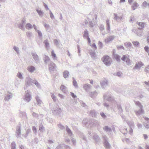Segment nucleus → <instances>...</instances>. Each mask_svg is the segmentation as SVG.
<instances>
[{
    "label": "nucleus",
    "instance_id": "f257e3e1",
    "mask_svg": "<svg viewBox=\"0 0 149 149\" xmlns=\"http://www.w3.org/2000/svg\"><path fill=\"white\" fill-rule=\"evenodd\" d=\"M102 60L104 63L107 66H109L112 63L111 58L107 55H104L102 58Z\"/></svg>",
    "mask_w": 149,
    "mask_h": 149
},
{
    "label": "nucleus",
    "instance_id": "f03ea898",
    "mask_svg": "<svg viewBox=\"0 0 149 149\" xmlns=\"http://www.w3.org/2000/svg\"><path fill=\"white\" fill-rule=\"evenodd\" d=\"M130 56L129 55H123L121 59L124 61H125L127 65H130L131 64V61L130 59Z\"/></svg>",
    "mask_w": 149,
    "mask_h": 149
},
{
    "label": "nucleus",
    "instance_id": "7ed1b4c3",
    "mask_svg": "<svg viewBox=\"0 0 149 149\" xmlns=\"http://www.w3.org/2000/svg\"><path fill=\"white\" fill-rule=\"evenodd\" d=\"M144 64L141 61H139L136 63L133 69L134 70L140 69L144 66Z\"/></svg>",
    "mask_w": 149,
    "mask_h": 149
},
{
    "label": "nucleus",
    "instance_id": "20e7f679",
    "mask_svg": "<svg viewBox=\"0 0 149 149\" xmlns=\"http://www.w3.org/2000/svg\"><path fill=\"white\" fill-rule=\"evenodd\" d=\"M137 24L139 26L138 28L139 29H142L144 27V23L143 22H139L138 23H137Z\"/></svg>",
    "mask_w": 149,
    "mask_h": 149
},
{
    "label": "nucleus",
    "instance_id": "39448f33",
    "mask_svg": "<svg viewBox=\"0 0 149 149\" xmlns=\"http://www.w3.org/2000/svg\"><path fill=\"white\" fill-rule=\"evenodd\" d=\"M113 38L114 37L113 36H110L105 39V42H108L113 40Z\"/></svg>",
    "mask_w": 149,
    "mask_h": 149
},
{
    "label": "nucleus",
    "instance_id": "423d86ee",
    "mask_svg": "<svg viewBox=\"0 0 149 149\" xmlns=\"http://www.w3.org/2000/svg\"><path fill=\"white\" fill-rule=\"evenodd\" d=\"M35 70V68L33 66H29L28 68V70L30 72H33Z\"/></svg>",
    "mask_w": 149,
    "mask_h": 149
},
{
    "label": "nucleus",
    "instance_id": "0eeeda50",
    "mask_svg": "<svg viewBox=\"0 0 149 149\" xmlns=\"http://www.w3.org/2000/svg\"><path fill=\"white\" fill-rule=\"evenodd\" d=\"M138 6V5L137 3H136V2H135L133 3V4L132 5V9L133 10H134Z\"/></svg>",
    "mask_w": 149,
    "mask_h": 149
},
{
    "label": "nucleus",
    "instance_id": "6e6552de",
    "mask_svg": "<svg viewBox=\"0 0 149 149\" xmlns=\"http://www.w3.org/2000/svg\"><path fill=\"white\" fill-rule=\"evenodd\" d=\"M69 72L67 71H65L63 72V75L64 78H67L69 75Z\"/></svg>",
    "mask_w": 149,
    "mask_h": 149
},
{
    "label": "nucleus",
    "instance_id": "1a4fd4ad",
    "mask_svg": "<svg viewBox=\"0 0 149 149\" xmlns=\"http://www.w3.org/2000/svg\"><path fill=\"white\" fill-rule=\"evenodd\" d=\"M25 27L26 29H29L32 28V26L30 24L28 23L26 24Z\"/></svg>",
    "mask_w": 149,
    "mask_h": 149
},
{
    "label": "nucleus",
    "instance_id": "9d476101",
    "mask_svg": "<svg viewBox=\"0 0 149 149\" xmlns=\"http://www.w3.org/2000/svg\"><path fill=\"white\" fill-rule=\"evenodd\" d=\"M114 57L115 59L117 61L120 60V56L117 54H115L114 55Z\"/></svg>",
    "mask_w": 149,
    "mask_h": 149
},
{
    "label": "nucleus",
    "instance_id": "9b49d317",
    "mask_svg": "<svg viewBox=\"0 0 149 149\" xmlns=\"http://www.w3.org/2000/svg\"><path fill=\"white\" fill-rule=\"evenodd\" d=\"M83 37L86 38L88 37V34L87 31H84Z\"/></svg>",
    "mask_w": 149,
    "mask_h": 149
},
{
    "label": "nucleus",
    "instance_id": "f8f14e48",
    "mask_svg": "<svg viewBox=\"0 0 149 149\" xmlns=\"http://www.w3.org/2000/svg\"><path fill=\"white\" fill-rule=\"evenodd\" d=\"M25 99L26 100H27L28 102H29L31 100V97L29 95L28 96L26 95Z\"/></svg>",
    "mask_w": 149,
    "mask_h": 149
},
{
    "label": "nucleus",
    "instance_id": "ddd939ff",
    "mask_svg": "<svg viewBox=\"0 0 149 149\" xmlns=\"http://www.w3.org/2000/svg\"><path fill=\"white\" fill-rule=\"evenodd\" d=\"M36 11L38 12V13L40 15V16L42 15L43 14V13L41 10L38 9H37Z\"/></svg>",
    "mask_w": 149,
    "mask_h": 149
},
{
    "label": "nucleus",
    "instance_id": "4468645a",
    "mask_svg": "<svg viewBox=\"0 0 149 149\" xmlns=\"http://www.w3.org/2000/svg\"><path fill=\"white\" fill-rule=\"evenodd\" d=\"M65 88V86L63 85L61 86L60 88V89L63 91Z\"/></svg>",
    "mask_w": 149,
    "mask_h": 149
},
{
    "label": "nucleus",
    "instance_id": "2eb2a0df",
    "mask_svg": "<svg viewBox=\"0 0 149 149\" xmlns=\"http://www.w3.org/2000/svg\"><path fill=\"white\" fill-rule=\"evenodd\" d=\"M132 43L135 46H137L139 45V43L137 41H135L132 42Z\"/></svg>",
    "mask_w": 149,
    "mask_h": 149
},
{
    "label": "nucleus",
    "instance_id": "dca6fc26",
    "mask_svg": "<svg viewBox=\"0 0 149 149\" xmlns=\"http://www.w3.org/2000/svg\"><path fill=\"white\" fill-rule=\"evenodd\" d=\"M44 43L45 44L46 47H47L49 45V43L48 42V40H45V41L44 42Z\"/></svg>",
    "mask_w": 149,
    "mask_h": 149
},
{
    "label": "nucleus",
    "instance_id": "f3484780",
    "mask_svg": "<svg viewBox=\"0 0 149 149\" xmlns=\"http://www.w3.org/2000/svg\"><path fill=\"white\" fill-rule=\"evenodd\" d=\"M145 71L146 72H148L149 71V65H148L145 69Z\"/></svg>",
    "mask_w": 149,
    "mask_h": 149
},
{
    "label": "nucleus",
    "instance_id": "a211bd4d",
    "mask_svg": "<svg viewBox=\"0 0 149 149\" xmlns=\"http://www.w3.org/2000/svg\"><path fill=\"white\" fill-rule=\"evenodd\" d=\"M51 54H52V56L53 58H55L56 57V55L54 53L53 51H52V52H51Z\"/></svg>",
    "mask_w": 149,
    "mask_h": 149
},
{
    "label": "nucleus",
    "instance_id": "6ab92c4d",
    "mask_svg": "<svg viewBox=\"0 0 149 149\" xmlns=\"http://www.w3.org/2000/svg\"><path fill=\"white\" fill-rule=\"evenodd\" d=\"M136 105H138V106H139L140 107H141V108H142V106H141V103H140L139 102H136Z\"/></svg>",
    "mask_w": 149,
    "mask_h": 149
},
{
    "label": "nucleus",
    "instance_id": "aec40b11",
    "mask_svg": "<svg viewBox=\"0 0 149 149\" xmlns=\"http://www.w3.org/2000/svg\"><path fill=\"white\" fill-rule=\"evenodd\" d=\"M73 83L74 86L76 87L77 86V82L74 79L73 80Z\"/></svg>",
    "mask_w": 149,
    "mask_h": 149
},
{
    "label": "nucleus",
    "instance_id": "412c9836",
    "mask_svg": "<svg viewBox=\"0 0 149 149\" xmlns=\"http://www.w3.org/2000/svg\"><path fill=\"white\" fill-rule=\"evenodd\" d=\"M51 66H53V68H55L56 67L54 63H53L52 65H50L49 68L51 70H52Z\"/></svg>",
    "mask_w": 149,
    "mask_h": 149
},
{
    "label": "nucleus",
    "instance_id": "4be33fe9",
    "mask_svg": "<svg viewBox=\"0 0 149 149\" xmlns=\"http://www.w3.org/2000/svg\"><path fill=\"white\" fill-rule=\"evenodd\" d=\"M33 58L35 60H37L38 58V56L36 54H33Z\"/></svg>",
    "mask_w": 149,
    "mask_h": 149
},
{
    "label": "nucleus",
    "instance_id": "5701e85b",
    "mask_svg": "<svg viewBox=\"0 0 149 149\" xmlns=\"http://www.w3.org/2000/svg\"><path fill=\"white\" fill-rule=\"evenodd\" d=\"M142 5L143 6L146 7L147 6L148 3L146 1H144Z\"/></svg>",
    "mask_w": 149,
    "mask_h": 149
},
{
    "label": "nucleus",
    "instance_id": "b1692460",
    "mask_svg": "<svg viewBox=\"0 0 149 149\" xmlns=\"http://www.w3.org/2000/svg\"><path fill=\"white\" fill-rule=\"evenodd\" d=\"M144 49L146 52H149L148 50L149 49V47L148 46H146L144 47Z\"/></svg>",
    "mask_w": 149,
    "mask_h": 149
},
{
    "label": "nucleus",
    "instance_id": "393cba45",
    "mask_svg": "<svg viewBox=\"0 0 149 149\" xmlns=\"http://www.w3.org/2000/svg\"><path fill=\"white\" fill-rule=\"evenodd\" d=\"M45 58V63H47V61H49V58L48 56H46Z\"/></svg>",
    "mask_w": 149,
    "mask_h": 149
},
{
    "label": "nucleus",
    "instance_id": "a878e982",
    "mask_svg": "<svg viewBox=\"0 0 149 149\" xmlns=\"http://www.w3.org/2000/svg\"><path fill=\"white\" fill-rule=\"evenodd\" d=\"M71 95L73 98H75L76 96L73 93H71Z\"/></svg>",
    "mask_w": 149,
    "mask_h": 149
},
{
    "label": "nucleus",
    "instance_id": "bb28decb",
    "mask_svg": "<svg viewBox=\"0 0 149 149\" xmlns=\"http://www.w3.org/2000/svg\"><path fill=\"white\" fill-rule=\"evenodd\" d=\"M51 96L52 98L54 100H55L56 98V97L53 94H52Z\"/></svg>",
    "mask_w": 149,
    "mask_h": 149
},
{
    "label": "nucleus",
    "instance_id": "cd10ccee",
    "mask_svg": "<svg viewBox=\"0 0 149 149\" xmlns=\"http://www.w3.org/2000/svg\"><path fill=\"white\" fill-rule=\"evenodd\" d=\"M17 75H18V77L19 78H22V75H21V74L20 73H18V74H17Z\"/></svg>",
    "mask_w": 149,
    "mask_h": 149
},
{
    "label": "nucleus",
    "instance_id": "c85d7f7f",
    "mask_svg": "<svg viewBox=\"0 0 149 149\" xmlns=\"http://www.w3.org/2000/svg\"><path fill=\"white\" fill-rule=\"evenodd\" d=\"M143 136L144 138L145 139H146L148 138V136H147V135L146 134H144L143 135Z\"/></svg>",
    "mask_w": 149,
    "mask_h": 149
},
{
    "label": "nucleus",
    "instance_id": "c756f323",
    "mask_svg": "<svg viewBox=\"0 0 149 149\" xmlns=\"http://www.w3.org/2000/svg\"><path fill=\"white\" fill-rule=\"evenodd\" d=\"M92 46L93 47H94V48L95 49H96V46L95 45V44L94 43V44H92Z\"/></svg>",
    "mask_w": 149,
    "mask_h": 149
},
{
    "label": "nucleus",
    "instance_id": "7c9ffc66",
    "mask_svg": "<svg viewBox=\"0 0 149 149\" xmlns=\"http://www.w3.org/2000/svg\"><path fill=\"white\" fill-rule=\"evenodd\" d=\"M89 87V86L88 85H85L84 86V88L85 89H86V87Z\"/></svg>",
    "mask_w": 149,
    "mask_h": 149
},
{
    "label": "nucleus",
    "instance_id": "2f4dec72",
    "mask_svg": "<svg viewBox=\"0 0 149 149\" xmlns=\"http://www.w3.org/2000/svg\"><path fill=\"white\" fill-rule=\"evenodd\" d=\"M44 26L46 28H48L49 27V25L46 24H44Z\"/></svg>",
    "mask_w": 149,
    "mask_h": 149
},
{
    "label": "nucleus",
    "instance_id": "473e14b6",
    "mask_svg": "<svg viewBox=\"0 0 149 149\" xmlns=\"http://www.w3.org/2000/svg\"><path fill=\"white\" fill-rule=\"evenodd\" d=\"M12 149H14L15 148V144L14 143H12Z\"/></svg>",
    "mask_w": 149,
    "mask_h": 149
},
{
    "label": "nucleus",
    "instance_id": "72a5a7b5",
    "mask_svg": "<svg viewBox=\"0 0 149 149\" xmlns=\"http://www.w3.org/2000/svg\"><path fill=\"white\" fill-rule=\"evenodd\" d=\"M38 35L39 36H42V33H41V32L40 31H38Z\"/></svg>",
    "mask_w": 149,
    "mask_h": 149
},
{
    "label": "nucleus",
    "instance_id": "f704fd0d",
    "mask_svg": "<svg viewBox=\"0 0 149 149\" xmlns=\"http://www.w3.org/2000/svg\"><path fill=\"white\" fill-rule=\"evenodd\" d=\"M101 115L103 118H104V117H105V114H104V113H101Z\"/></svg>",
    "mask_w": 149,
    "mask_h": 149
},
{
    "label": "nucleus",
    "instance_id": "c9c22d12",
    "mask_svg": "<svg viewBox=\"0 0 149 149\" xmlns=\"http://www.w3.org/2000/svg\"><path fill=\"white\" fill-rule=\"evenodd\" d=\"M86 38L87 39V40H88L89 43H90L91 42V40L89 37H87V38Z\"/></svg>",
    "mask_w": 149,
    "mask_h": 149
},
{
    "label": "nucleus",
    "instance_id": "e433bc0d",
    "mask_svg": "<svg viewBox=\"0 0 149 149\" xmlns=\"http://www.w3.org/2000/svg\"><path fill=\"white\" fill-rule=\"evenodd\" d=\"M147 41L148 43H149V36H148L147 37Z\"/></svg>",
    "mask_w": 149,
    "mask_h": 149
},
{
    "label": "nucleus",
    "instance_id": "4c0bfd02",
    "mask_svg": "<svg viewBox=\"0 0 149 149\" xmlns=\"http://www.w3.org/2000/svg\"><path fill=\"white\" fill-rule=\"evenodd\" d=\"M109 129L108 127L107 126H105L104 128V129L105 130H107Z\"/></svg>",
    "mask_w": 149,
    "mask_h": 149
},
{
    "label": "nucleus",
    "instance_id": "58836bf2",
    "mask_svg": "<svg viewBox=\"0 0 149 149\" xmlns=\"http://www.w3.org/2000/svg\"><path fill=\"white\" fill-rule=\"evenodd\" d=\"M58 95L59 97H60L61 98H63V95H61L60 94H59Z\"/></svg>",
    "mask_w": 149,
    "mask_h": 149
},
{
    "label": "nucleus",
    "instance_id": "ea45409f",
    "mask_svg": "<svg viewBox=\"0 0 149 149\" xmlns=\"http://www.w3.org/2000/svg\"><path fill=\"white\" fill-rule=\"evenodd\" d=\"M133 0H128V1L129 3L130 4L132 2Z\"/></svg>",
    "mask_w": 149,
    "mask_h": 149
},
{
    "label": "nucleus",
    "instance_id": "a19ab883",
    "mask_svg": "<svg viewBox=\"0 0 149 149\" xmlns=\"http://www.w3.org/2000/svg\"><path fill=\"white\" fill-rule=\"evenodd\" d=\"M145 149H149V146L146 145L145 147Z\"/></svg>",
    "mask_w": 149,
    "mask_h": 149
},
{
    "label": "nucleus",
    "instance_id": "79ce46f5",
    "mask_svg": "<svg viewBox=\"0 0 149 149\" xmlns=\"http://www.w3.org/2000/svg\"><path fill=\"white\" fill-rule=\"evenodd\" d=\"M107 24L108 25V27H109V20H107Z\"/></svg>",
    "mask_w": 149,
    "mask_h": 149
},
{
    "label": "nucleus",
    "instance_id": "37998d69",
    "mask_svg": "<svg viewBox=\"0 0 149 149\" xmlns=\"http://www.w3.org/2000/svg\"><path fill=\"white\" fill-rule=\"evenodd\" d=\"M33 130L34 131H35V132L36 131V128L35 127H33Z\"/></svg>",
    "mask_w": 149,
    "mask_h": 149
},
{
    "label": "nucleus",
    "instance_id": "c03bdc74",
    "mask_svg": "<svg viewBox=\"0 0 149 149\" xmlns=\"http://www.w3.org/2000/svg\"><path fill=\"white\" fill-rule=\"evenodd\" d=\"M125 1V0H120V3H122L123 2H124Z\"/></svg>",
    "mask_w": 149,
    "mask_h": 149
},
{
    "label": "nucleus",
    "instance_id": "a18cd8bd",
    "mask_svg": "<svg viewBox=\"0 0 149 149\" xmlns=\"http://www.w3.org/2000/svg\"><path fill=\"white\" fill-rule=\"evenodd\" d=\"M144 83L145 84H146L147 85H148V83L147 81H145L144 82Z\"/></svg>",
    "mask_w": 149,
    "mask_h": 149
},
{
    "label": "nucleus",
    "instance_id": "49530a36",
    "mask_svg": "<svg viewBox=\"0 0 149 149\" xmlns=\"http://www.w3.org/2000/svg\"><path fill=\"white\" fill-rule=\"evenodd\" d=\"M67 130L68 132H71L70 130L69 129H67Z\"/></svg>",
    "mask_w": 149,
    "mask_h": 149
},
{
    "label": "nucleus",
    "instance_id": "de8ad7c7",
    "mask_svg": "<svg viewBox=\"0 0 149 149\" xmlns=\"http://www.w3.org/2000/svg\"><path fill=\"white\" fill-rule=\"evenodd\" d=\"M145 120H149V118H145Z\"/></svg>",
    "mask_w": 149,
    "mask_h": 149
},
{
    "label": "nucleus",
    "instance_id": "09e8293b",
    "mask_svg": "<svg viewBox=\"0 0 149 149\" xmlns=\"http://www.w3.org/2000/svg\"><path fill=\"white\" fill-rule=\"evenodd\" d=\"M50 17L51 18H52L53 17V15L52 13H51Z\"/></svg>",
    "mask_w": 149,
    "mask_h": 149
},
{
    "label": "nucleus",
    "instance_id": "8fccbe9b",
    "mask_svg": "<svg viewBox=\"0 0 149 149\" xmlns=\"http://www.w3.org/2000/svg\"><path fill=\"white\" fill-rule=\"evenodd\" d=\"M90 83L91 84H93V81L92 80H91V81H90Z\"/></svg>",
    "mask_w": 149,
    "mask_h": 149
},
{
    "label": "nucleus",
    "instance_id": "3c124183",
    "mask_svg": "<svg viewBox=\"0 0 149 149\" xmlns=\"http://www.w3.org/2000/svg\"><path fill=\"white\" fill-rule=\"evenodd\" d=\"M139 149H143L141 147H139Z\"/></svg>",
    "mask_w": 149,
    "mask_h": 149
},
{
    "label": "nucleus",
    "instance_id": "603ef678",
    "mask_svg": "<svg viewBox=\"0 0 149 149\" xmlns=\"http://www.w3.org/2000/svg\"><path fill=\"white\" fill-rule=\"evenodd\" d=\"M128 45H130L131 46V43H128Z\"/></svg>",
    "mask_w": 149,
    "mask_h": 149
},
{
    "label": "nucleus",
    "instance_id": "864d4df0",
    "mask_svg": "<svg viewBox=\"0 0 149 149\" xmlns=\"http://www.w3.org/2000/svg\"><path fill=\"white\" fill-rule=\"evenodd\" d=\"M136 115H138V113L137 112L136 113Z\"/></svg>",
    "mask_w": 149,
    "mask_h": 149
},
{
    "label": "nucleus",
    "instance_id": "5fc2aeb1",
    "mask_svg": "<svg viewBox=\"0 0 149 149\" xmlns=\"http://www.w3.org/2000/svg\"><path fill=\"white\" fill-rule=\"evenodd\" d=\"M121 48H122V49H123L124 48V47L123 46H122L121 47Z\"/></svg>",
    "mask_w": 149,
    "mask_h": 149
},
{
    "label": "nucleus",
    "instance_id": "6e6d98bb",
    "mask_svg": "<svg viewBox=\"0 0 149 149\" xmlns=\"http://www.w3.org/2000/svg\"><path fill=\"white\" fill-rule=\"evenodd\" d=\"M143 112V110L141 109V113H142V112Z\"/></svg>",
    "mask_w": 149,
    "mask_h": 149
},
{
    "label": "nucleus",
    "instance_id": "4d7b16f0",
    "mask_svg": "<svg viewBox=\"0 0 149 149\" xmlns=\"http://www.w3.org/2000/svg\"><path fill=\"white\" fill-rule=\"evenodd\" d=\"M109 3H111V1H110V2H109Z\"/></svg>",
    "mask_w": 149,
    "mask_h": 149
},
{
    "label": "nucleus",
    "instance_id": "13d9d810",
    "mask_svg": "<svg viewBox=\"0 0 149 149\" xmlns=\"http://www.w3.org/2000/svg\"><path fill=\"white\" fill-rule=\"evenodd\" d=\"M42 129V128H41V127L40 128H39V130H41Z\"/></svg>",
    "mask_w": 149,
    "mask_h": 149
},
{
    "label": "nucleus",
    "instance_id": "bf43d9fd",
    "mask_svg": "<svg viewBox=\"0 0 149 149\" xmlns=\"http://www.w3.org/2000/svg\"><path fill=\"white\" fill-rule=\"evenodd\" d=\"M35 84H36L37 85L38 84V82H37V83H36Z\"/></svg>",
    "mask_w": 149,
    "mask_h": 149
},
{
    "label": "nucleus",
    "instance_id": "052dcab7",
    "mask_svg": "<svg viewBox=\"0 0 149 149\" xmlns=\"http://www.w3.org/2000/svg\"><path fill=\"white\" fill-rule=\"evenodd\" d=\"M149 83V81H148Z\"/></svg>",
    "mask_w": 149,
    "mask_h": 149
}]
</instances>
